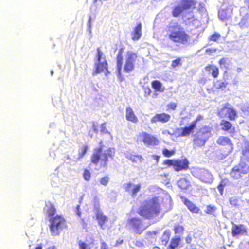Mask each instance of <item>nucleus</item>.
<instances>
[{"label":"nucleus","instance_id":"nucleus-63","mask_svg":"<svg viewBox=\"0 0 249 249\" xmlns=\"http://www.w3.org/2000/svg\"><path fill=\"white\" fill-rule=\"evenodd\" d=\"M47 249H57L56 248V247L54 246H50V247H49Z\"/></svg>","mask_w":249,"mask_h":249},{"label":"nucleus","instance_id":"nucleus-45","mask_svg":"<svg viewBox=\"0 0 249 249\" xmlns=\"http://www.w3.org/2000/svg\"><path fill=\"white\" fill-rule=\"evenodd\" d=\"M88 150V147L87 145H84L82 148L81 151L79 152L78 159L82 158L87 153Z\"/></svg>","mask_w":249,"mask_h":249},{"label":"nucleus","instance_id":"nucleus-40","mask_svg":"<svg viewBox=\"0 0 249 249\" xmlns=\"http://www.w3.org/2000/svg\"><path fill=\"white\" fill-rule=\"evenodd\" d=\"M97 62H100L103 60H107L105 55L104 54L103 52L101 50L100 48H97V54H96Z\"/></svg>","mask_w":249,"mask_h":249},{"label":"nucleus","instance_id":"nucleus-1","mask_svg":"<svg viewBox=\"0 0 249 249\" xmlns=\"http://www.w3.org/2000/svg\"><path fill=\"white\" fill-rule=\"evenodd\" d=\"M99 144V146L93 150L90 157V161L96 166L99 165L100 168H106L109 159H112L114 157L115 149L114 148L109 147L103 152V142L100 141Z\"/></svg>","mask_w":249,"mask_h":249},{"label":"nucleus","instance_id":"nucleus-53","mask_svg":"<svg viewBox=\"0 0 249 249\" xmlns=\"http://www.w3.org/2000/svg\"><path fill=\"white\" fill-rule=\"evenodd\" d=\"M158 233L157 231H148L146 233V235L148 238L154 237Z\"/></svg>","mask_w":249,"mask_h":249},{"label":"nucleus","instance_id":"nucleus-44","mask_svg":"<svg viewBox=\"0 0 249 249\" xmlns=\"http://www.w3.org/2000/svg\"><path fill=\"white\" fill-rule=\"evenodd\" d=\"M182 65L181 58L178 57L176 59L173 60L171 63V67L172 68H175L177 67L180 66Z\"/></svg>","mask_w":249,"mask_h":249},{"label":"nucleus","instance_id":"nucleus-34","mask_svg":"<svg viewBox=\"0 0 249 249\" xmlns=\"http://www.w3.org/2000/svg\"><path fill=\"white\" fill-rule=\"evenodd\" d=\"M216 211L217 207L215 206L210 204L207 205L205 213L207 214L215 216Z\"/></svg>","mask_w":249,"mask_h":249},{"label":"nucleus","instance_id":"nucleus-10","mask_svg":"<svg viewBox=\"0 0 249 249\" xmlns=\"http://www.w3.org/2000/svg\"><path fill=\"white\" fill-rule=\"evenodd\" d=\"M231 234L233 237L247 235L248 233L246 227L243 224H236L233 222L231 223Z\"/></svg>","mask_w":249,"mask_h":249},{"label":"nucleus","instance_id":"nucleus-61","mask_svg":"<svg viewBox=\"0 0 249 249\" xmlns=\"http://www.w3.org/2000/svg\"><path fill=\"white\" fill-rule=\"evenodd\" d=\"M93 129L94 130L95 132H98V127L97 126L95 125L94 124L93 125Z\"/></svg>","mask_w":249,"mask_h":249},{"label":"nucleus","instance_id":"nucleus-58","mask_svg":"<svg viewBox=\"0 0 249 249\" xmlns=\"http://www.w3.org/2000/svg\"><path fill=\"white\" fill-rule=\"evenodd\" d=\"M151 93V90L150 88L148 87L145 89V94L146 95H149Z\"/></svg>","mask_w":249,"mask_h":249},{"label":"nucleus","instance_id":"nucleus-26","mask_svg":"<svg viewBox=\"0 0 249 249\" xmlns=\"http://www.w3.org/2000/svg\"><path fill=\"white\" fill-rule=\"evenodd\" d=\"M195 128L196 127L191 123L189 126H185L181 128V132L178 135V136L185 137L189 136L194 132V130Z\"/></svg>","mask_w":249,"mask_h":249},{"label":"nucleus","instance_id":"nucleus-32","mask_svg":"<svg viewBox=\"0 0 249 249\" xmlns=\"http://www.w3.org/2000/svg\"><path fill=\"white\" fill-rule=\"evenodd\" d=\"M184 10L180 5H177L174 6L172 11V15L173 17H178L181 15Z\"/></svg>","mask_w":249,"mask_h":249},{"label":"nucleus","instance_id":"nucleus-14","mask_svg":"<svg viewBox=\"0 0 249 249\" xmlns=\"http://www.w3.org/2000/svg\"><path fill=\"white\" fill-rule=\"evenodd\" d=\"M125 47L124 46H122L119 49L118 53L116 55V65H117V71L118 73V77H121V71L122 69L123 64V53Z\"/></svg>","mask_w":249,"mask_h":249},{"label":"nucleus","instance_id":"nucleus-2","mask_svg":"<svg viewBox=\"0 0 249 249\" xmlns=\"http://www.w3.org/2000/svg\"><path fill=\"white\" fill-rule=\"evenodd\" d=\"M161 211L159 197L155 196L143 201L137 210V213L145 219H150L159 214Z\"/></svg>","mask_w":249,"mask_h":249},{"label":"nucleus","instance_id":"nucleus-28","mask_svg":"<svg viewBox=\"0 0 249 249\" xmlns=\"http://www.w3.org/2000/svg\"><path fill=\"white\" fill-rule=\"evenodd\" d=\"M171 232L169 230H165L160 238V244L161 245L166 246L170 239Z\"/></svg>","mask_w":249,"mask_h":249},{"label":"nucleus","instance_id":"nucleus-20","mask_svg":"<svg viewBox=\"0 0 249 249\" xmlns=\"http://www.w3.org/2000/svg\"><path fill=\"white\" fill-rule=\"evenodd\" d=\"M205 71L208 74L211 75L214 79H216L219 75L220 71L218 67L214 65L209 64L205 67Z\"/></svg>","mask_w":249,"mask_h":249},{"label":"nucleus","instance_id":"nucleus-52","mask_svg":"<svg viewBox=\"0 0 249 249\" xmlns=\"http://www.w3.org/2000/svg\"><path fill=\"white\" fill-rule=\"evenodd\" d=\"M106 123H103L101 124L100 131L102 133H109L106 127Z\"/></svg>","mask_w":249,"mask_h":249},{"label":"nucleus","instance_id":"nucleus-11","mask_svg":"<svg viewBox=\"0 0 249 249\" xmlns=\"http://www.w3.org/2000/svg\"><path fill=\"white\" fill-rule=\"evenodd\" d=\"M226 110L225 116L230 121H234L238 117L236 110L228 103L225 104L221 109V111Z\"/></svg>","mask_w":249,"mask_h":249},{"label":"nucleus","instance_id":"nucleus-6","mask_svg":"<svg viewBox=\"0 0 249 249\" xmlns=\"http://www.w3.org/2000/svg\"><path fill=\"white\" fill-rule=\"evenodd\" d=\"M249 173V166L244 161H240L234 165L230 172L231 177L234 180H238L242 177L243 175Z\"/></svg>","mask_w":249,"mask_h":249},{"label":"nucleus","instance_id":"nucleus-51","mask_svg":"<svg viewBox=\"0 0 249 249\" xmlns=\"http://www.w3.org/2000/svg\"><path fill=\"white\" fill-rule=\"evenodd\" d=\"M187 22L189 24H193L194 22L197 21L198 20L195 18L194 15H192L191 17L187 18Z\"/></svg>","mask_w":249,"mask_h":249},{"label":"nucleus","instance_id":"nucleus-16","mask_svg":"<svg viewBox=\"0 0 249 249\" xmlns=\"http://www.w3.org/2000/svg\"><path fill=\"white\" fill-rule=\"evenodd\" d=\"M171 119L170 114L163 112L160 113H157L151 119L152 123H156L160 122L161 123H166L169 122Z\"/></svg>","mask_w":249,"mask_h":249},{"label":"nucleus","instance_id":"nucleus-47","mask_svg":"<svg viewBox=\"0 0 249 249\" xmlns=\"http://www.w3.org/2000/svg\"><path fill=\"white\" fill-rule=\"evenodd\" d=\"M83 176L84 179L86 181H89L91 178L90 172L87 169L84 170Z\"/></svg>","mask_w":249,"mask_h":249},{"label":"nucleus","instance_id":"nucleus-15","mask_svg":"<svg viewBox=\"0 0 249 249\" xmlns=\"http://www.w3.org/2000/svg\"><path fill=\"white\" fill-rule=\"evenodd\" d=\"M218 145L221 146H227L228 152H231L233 149V144L231 140L228 137L221 136L216 140Z\"/></svg>","mask_w":249,"mask_h":249},{"label":"nucleus","instance_id":"nucleus-3","mask_svg":"<svg viewBox=\"0 0 249 249\" xmlns=\"http://www.w3.org/2000/svg\"><path fill=\"white\" fill-rule=\"evenodd\" d=\"M168 28V37L174 43L182 45L188 44L190 40V36L178 23L176 22L172 25H169Z\"/></svg>","mask_w":249,"mask_h":249},{"label":"nucleus","instance_id":"nucleus-46","mask_svg":"<svg viewBox=\"0 0 249 249\" xmlns=\"http://www.w3.org/2000/svg\"><path fill=\"white\" fill-rule=\"evenodd\" d=\"M78 246L79 249H91L89 244L81 241L78 242Z\"/></svg>","mask_w":249,"mask_h":249},{"label":"nucleus","instance_id":"nucleus-49","mask_svg":"<svg viewBox=\"0 0 249 249\" xmlns=\"http://www.w3.org/2000/svg\"><path fill=\"white\" fill-rule=\"evenodd\" d=\"M203 119V116L200 114H199L196 116V119L191 122V124H192L196 127L197 122L202 120Z\"/></svg>","mask_w":249,"mask_h":249},{"label":"nucleus","instance_id":"nucleus-62","mask_svg":"<svg viewBox=\"0 0 249 249\" xmlns=\"http://www.w3.org/2000/svg\"><path fill=\"white\" fill-rule=\"evenodd\" d=\"M123 240L121 239V240H119L117 241L116 244H121L123 243Z\"/></svg>","mask_w":249,"mask_h":249},{"label":"nucleus","instance_id":"nucleus-13","mask_svg":"<svg viewBox=\"0 0 249 249\" xmlns=\"http://www.w3.org/2000/svg\"><path fill=\"white\" fill-rule=\"evenodd\" d=\"M189 162L186 158L175 159L174 169L177 172L189 168Z\"/></svg>","mask_w":249,"mask_h":249},{"label":"nucleus","instance_id":"nucleus-60","mask_svg":"<svg viewBox=\"0 0 249 249\" xmlns=\"http://www.w3.org/2000/svg\"><path fill=\"white\" fill-rule=\"evenodd\" d=\"M79 208H80V206L79 205H78L76 207V209H77V215L80 216V215H81V212H79Z\"/></svg>","mask_w":249,"mask_h":249},{"label":"nucleus","instance_id":"nucleus-25","mask_svg":"<svg viewBox=\"0 0 249 249\" xmlns=\"http://www.w3.org/2000/svg\"><path fill=\"white\" fill-rule=\"evenodd\" d=\"M126 119L131 122L134 124H136L138 122V119L136 115L135 114L133 109L130 107H127L126 108Z\"/></svg>","mask_w":249,"mask_h":249},{"label":"nucleus","instance_id":"nucleus-19","mask_svg":"<svg viewBox=\"0 0 249 249\" xmlns=\"http://www.w3.org/2000/svg\"><path fill=\"white\" fill-rule=\"evenodd\" d=\"M96 219L99 226L102 229H105L106 223L108 220V217L105 215L102 211L98 210L95 213Z\"/></svg>","mask_w":249,"mask_h":249},{"label":"nucleus","instance_id":"nucleus-41","mask_svg":"<svg viewBox=\"0 0 249 249\" xmlns=\"http://www.w3.org/2000/svg\"><path fill=\"white\" fill-rule=\"evenodd\" d=\"M174 231L175 234L182 235L184 232V228L182 225H176L174 227Z\"/></svg>","mask_w":249,"mask_h":249},{"label":"nucleus","instance_id":"nucleus-8","mask_svg":"<svg viewBox=\"0 0 249 249\" xmlns=\"http://www.w3.org/2000/svg\"><path fill=\"white\" fill-rule=\"evenodd\" d=\"M137 141L142 142L147 146L157 145L159 143V141L156 137L146 132H142L138 135Z\"/></svg>","mask_w":249,"mask_h":249},{"label":"nucleus","instance_id":"nucleus-31","mask_svg":"<svg viewBox=\"0 0 249 249\" xmlns=\"http://www.w3.org/2000/svg\"><path fill=\"white\" fill-rule=\"evenodd\" d=\"M229 183V180L227 178L222 179L220 181V183L217 187L220 195H222L223 194L224 188L228 186Z\"/></svg>","mask_w":249,"mask_h":249},{"label":"nucleus","instance_id":"nucleus-35","mask_svg":"<svg viewBox=\"0 0 249 249\" xmlns=\"http://www.w3.org/2000/svg\"><path fill=\"white\" fill-rule=\"evenodd\" d=\"M218 16L222 21H227L231 18L230 15L228 14L227 10L225 9H222L219 11Z\"/></svg>","mask_w":249,"mask_h":249},{"label":"nucleus","instance_id":"nucleus-36","mask_svg":"<svg viewBox=\"0 0 249 249\" xmlns=\"http://www.w3.org/2000/svg\"><path fill=\"white\" fill-rule=\"evenodd\" d=\"M228 83L225 81H221L217 80L216 81V85H215V88L217 90H224L228 86Z\"/></svg>","mask_w":249,"mask_h":249},{"label":"nucleus","instance_id":"nucleus-54","mask_svg":"<svg viewBox=\"0 0 249 249\" xmlns=\"http://www.w3.org/2000/svg\"><path fill=\"white\" fill-rule=\"evenodd\" d=\"M216 51L215 49L208 48L206 50V52L208 53L209 55H211L213 53Z\"/></svg>","mask_w":249,"mask_h":249},{"label":"nucleus","instance_id":"nucleus-27","mask_svg":"<svg viewBox=\"0 0 249 249\" xmlns=\"http://www.w3.org/2000/svg\"><path fill=\"white\" fill-rule=\"evenodd\" d=\"M142 24L139 23L137 24L132 33V39L134 41L139 40L142 36Z\"/></svg>","mask_w":249,"mask_h":249},{"label":"nucleus","instance_id":"nucleus-56","mask_svg":"<svg viewBox=\"0 0 249 249\" xmlns=\"http://www.w3.org/2000/svg\"><path fill=\"white\" fill-rule=\"evenodd\" d=\"M230 203L232 205H234L235 206L238 205V200L235 198H231L230 199Z\"/></svg>","mask_w":249,"mask_h":249},{"label":"nucleus","instance_id":"nucleus-37","mask_svg":"<svg viewBox=\"0 0 249 249\" xmlns=\"http://www.w3.org/2000/svg\"><path fill=\"white\" fill-rule=\"evenodd\" d=\"M229 60L228 58L222 57L218 61V64L221 68H224L225 69H229Z\"/></svg>","mask_w":249,"mask_h":249},{"label":"nucleus","instance_id":"nucleus-55","mask_svg":"<svg viewBox=\"0 0 249 249\" xmlns=\"http://www.w3.org/2000/svg\"><path fill=\"white\" fill-rule=\"evenodd\" d=\"M101 249H109L107 244L105 242H101Z\"/></svg>","mask_w":249,"mask_h":249},{"label":"nucleus","instance_id":"nucleus-21","mask_svg":"<svg viewBox=\"0 0 249 249\" xmlns=\"http://www.w3.org/2000/svg\"><path fill=\"white\" fill-rule=\"evenodd\" d=\"M106 71L108 72V63L107 60L97 62L95 63V74Z\"/></svg>","mask_w":249,"mask_h":249},{"label":"nucleus","instance_id":"nucleus-18","mask_svg":"<svg viewBox=\"0 0 249 249\" xmlns=\"http://www.w3.org/2000/svg\"><path fill=\"white\" fill-rule=\"evenodd\" d=\"M124 188L126 192L130 193L131 195L134 197L140 191L141 188V184L134 185L131 182H128L124 184Z\"/></svg>","mask_w":249,"mask_h":249},{"label":"nucleus","instance_id":"nucleus-12","mask_svg":"<svg viewBox=\"0 0 249 249\" xmlns=\"http://www.w3.org/2000/svg\"><path fill=\"white\" fill-rule=\"evenodd\" d=\"M196 176L203 182L211 183L213 181L212 175L204 169H198L196 171Z\"/></svg>","mask_w":249,"mask_h":249},{"label":"nucleus","instance_id":"nucleus-23","mask_svg":"<svg viewBox=\"0 0 249 249\" xmlns=\"http://www.w3.org/2000/svg\"><path fill=\"white\" fill-rule=\"evenodd\" d=\"M177 185L181 190H186L191 186V183L189 178H181L178 180Z\"/></svg>","mask_w":249,"mask_h":249},{"label":"nucleus","instance_id":"nucleus-50","mask_svg":"<svg viewBox=\"0 0 249 249\" xmlns=\"http://www.w3.org/2000/svg\"><path fill=\"white\" fill-rule=\"evenodd\" d=\"M177 107V105L175 103H170L167 105V110H175Z\"/></svg>","mask_w":249,"mask_h":249},{"label":"nucleus","instance_id":"nucleus-64","mask_svg":"<svg viewBox=\"0 0 249 249\" xmlns=\"http://www.w3.org/2000/svg\"><path fill=\"white\" fill-rule=\"evenodd\" d=\"M35 249H42V246L41 245H39L38 246L36 247Z\"/></svg>","mask_w":249,"mask_h":249},{"label":"nucleus","instance_id":"nucleus-24","mask_svg":"<svg viewBox=\"0 0 249 249\" xmlns=\"http://www.w3.org/2000/svg\"><path fill=\"white\" fill-rule=\"evenodd\" d=\"M196 2L195 0H180V5L185 11L195 8Z\"/></svg>","mask_w":249,"mask_h":249},{"label":"nucleus","instance_id":"nucleus-33","mask_svg":"<svg viewBox=\"0 0 249 249\" xmlns=\"http://www.w3.org/2000/svg\"><path fill=\"white\" fill-rule=\"evenodd\" d=\"M46 206L48 207L46 210V213L50 219V218H53L56 213V209L55 208L54 206L52 204L46 205Z\"/></svg>","mask_w":249,"mask_h":249},{"label":"nucleus","instance_id":"nucleus-9","mask_svg":"<svg viewBox=\"0 0 249 249\" xmlns=\"http://www.w3.org/2000/svg\"><path fill=\"white\" fill-rule=\"evenodd\" d=\"M127 226L137 234H140L144 230L142 220L139 218H131L128 219Z\"/></svg>","mask_w":249,"mask_h":249},{"label":"nucleus","instance_id":"nucleus-59","mask_svg":"<svg viewBox=\"0 0 249 249\" xmlns=\"http://www.w3.org/2000/svg\"><path fill=\"white\" fill-rule=\"evenodd\" d=\"M153 157L154 159L156 160L157 162H158L159 158H160V156H158V155H153Z\"/></svg>","mask_w":249,"mask_h":249},{"label":"nucleus","instance_id":"nucleus-57","mask_svg":"<svg viewBox=\"0 0 249 249\" xmlns=\"http://www.w3.org/2000/svg\"><path fill=\"white\" fill-rule=\"evenodd\" d=\"M242 154L244 156H247L249 154V148H246L242 151Z\"/></svg>","mask_w":249,"mask_h":249},{"label":"nucleus","instance_id":"nucleus-43","mask_svg":"<svg viewBox=\"0 0 249 249\" xmlns=\"http://www.w3.org/2000/svg\"><path fill=\"white\" fill-rule=\"evenodd\" d=\"M174 161L175 159H166L162 162V165L166 166L165 168L172 166L174 167Z\"/></svg>","mask_w":249,"mask_h":249},{"label":"nucleus","instance_id":"nucleus-22","mask_svg":"<svg viewBox=\"0 0 249 249\" xmlns=\"http://www.w3.org/2000/svg\"><path fill=\"white\" fill-rule=\"evenodd\" d=\"M184 204L187 207L188 210L193 213L197 214L199 213L200 210L195 204L187 198H183Z\"/></svg>","mask_w":249,"mask_h":249},{"label":"nucleus","instance_id":"nucleus-5","mask_svg":"<svg viewBox=\"0 0 249 249\" xmlns=\"http://www.w3.org/2000/svg\"><path fill=\"white\" fill-rule=\"evenodd\" d=\"M212 128L204 125L196 132L193 140L194 147H200L204 146L211 135Z\"/></svg>","mask_w":249,"mask_h":249},{"label":"nucleus","instance_id":"nucleus-4","mask_svg":"<svg viewBox=\"0 0 249 249\" xmlns=\"http://www.w3.org/2000/svg\"><path fill=\"white\" fill-rule=\"evenodd\" d=\"M49 228L52 235H59L64 229H67V222L63 216L56 215L49 219Z\"/></svg>","mask_w":249,"mask_h":249},{"label":"nucleus","instance_id":"nucleus-17","mask_svg":"<svg viewBox=\"0 0 249 249\" xmlns=\"http://www.w3.org/2000/svg\"><path fill=\"white\" fill-rule=\"evenodd\" d=\"M219 125L222 131L224 132H229L231 135L234 134L236 132L234 126H233L231 123L228 120H222Z\"/></svg>","mask_w":249,"mask_h":249},{"label":"nucleus","instance_id":"nucleus-39","mask_svg":"<svg viewBox=\"0 0 249 249\" xmlns=\"http://www.w3.org/2000/svg\"><path fill=\"white\" fill-rule=\"evenodd\" d=\"M162 153L165 157L169 158L175 155L176 150L174 149L169 150L166 148H164L162 149Z\"/></svg>","mask_w":249,"mask_h":249},{"label":"nucleus","instance_id":"nucleus-30","mask_svg":"<svg viewBox=\"0 0 249 249\" xmlns=\"http://www.w3.org/2000/svg\"><path fill=\"white\" fill-rule=\"evenodd\" d=\"M151 86L156 91L162 92L165 90V88L162 86L161 83L158 80L153 81L151 82Z\"/></svg>","mask_w":249,"mask_h":249},{"label":"nucleus","instance_id":"nucleus-29","mask_svg":"<svg viewBox=\"0 0 249 249\" xmlns=\"http://www.w3.org/2000/svg\"><path fill=\"white\" fill-rule=\"evenodd\" d=\"M181 239L179 237H175L171 239L167 249H175L179 245Z\"/></svg>","mask_w":249,"mask_h":249},{"label":"nucleus","instance_id":"nucleus-7","mask_svg":"<svg viewBox=\"0 0 249 249\" xmlns=\"http://www.w3.org/2000/svg\"><path fill=\"white\" fill-rule=\"evenodd\" d=\"M138 59V55L136 53L128 51L126 52L124 58V71L125 73H130L135 69V63Z\"/></svg>","mask_w":249,"mask_h":249},{"label":"nucleus","instance_id":"nucleus-38","mask_svg":"<svg viewBox=\"0 0 249 249\" xmlns=\"http://www.w3.org/2000/svg\"><path fill=\"white\" fill-rule=\"evenodd\" d=\"M128 159L133 163L141 162L143 160L142 156L138 155H131Z\"/></svg>","mask_w":249,"mask_h":249},{"label":"nucleus","instance_id":"nucleus-48","mask_svg":"<svg viewBox=\"0 0 249 249\" xmlns=\"http://www.w3.org/2000/svg\"><path fill=\"white\" fill-rule=\"evenodd\" d=\"M109 181V178L107 176L101 178L100 179V182L101 184L106 186Z\"/></svg>","mask_w":249,"mask_h":249},{"label":"nucleus","instance_id":"nucleus-42","mask_svg":"<svg viewBox=\"0 0 249 249\" xmlns=\"http://www.w3.org/2000/svg\"><path fill=\"white\" fill-rule=\"evenodd\" d=\"M221 35L217 32L214 33L213 34L210 36L208 38V40L210 41L216 42L221 38Z\"/></svg>","mask_w":249,"mask_h":249}]
</instances>
